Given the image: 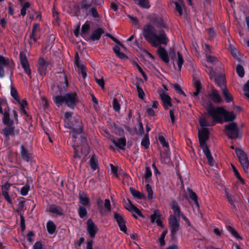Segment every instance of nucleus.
Returning a JSON list of instances; mask_svg holds the SVG:
<instances>
[{"label":"nucleus","mask_w":249,"mask_h":249,"mask_svg":"<svg viewBox=\"0 0 249 249\" xmlns=\"http://www.w3.org/2000/svg\"><path fill=\"white\" fill-rule=\"evenodd\" d=\"M151 21L159 30L157 32L154 26L148 24L143 27V37L153 46H158L160 44L166 45L169 40L163 29L167 28V26L162 17L154 16Z\"/></svg>","instance_id":"f257e3e1"},{"label":"nucleus","mask_w":249,"mask_h":249,"mask_svg":"<svg viewBox=\"0 0 249 249\" xmlns=\"http://www.w3.org/2000/svg\"><path fill=\"white\" fill-rule=\"evenodd\" d=\"M61 77L63 80L60 84H57L52 87L53 99L58 107L65 102L69 107L73 108L77 100V95L73 92L67 93L64 97L62 96L66 91L68 81L64 73H62Z\"/></svg>","instance_id":"f03ea898"},{"label":"nucleus","mask_w":249,"mask_h":249,"mask_svg":"<svg viewBox=\"0 0 249 249\" xmlns=\"http://www.w3.org/2000/svg\"><path fill=\"white\" fill-rule=\"evenodd\" d=\"M209 115L211 116L214 121L221 123L222 117L225 122L232 121L235 118V115L232 112H228L220 107H213L209 106L206 108Z\"/></svg>","instance_id":"7ed1b4c3"},{"label":"nucleus","mask_w":249,"mask_h":249,"mask_svg":"<svg viewBox=\"0 0 249 249\" xmlns=\"http://www.w3.org/2000/svg\"><path fill=\"white\" fill-rule=\"evenodd\" d=\"M65 117L66 119L65 122L67 123V127L72 130L71 134L72 135V141H74L77 138V135L82 132L83 126L82 124L79 121H75L74 124H71L69 120V119L71 117V114L69 112H65Z\"/></svg>","instance_id":"20e7f679"},{"label":"nucleus","mask_w":249,"mask_h":249,"mask_svg":"<svg viewBox=\"0 0 249 249\" xmlns=\"http://www.w3.org/2000/svg\"><path fill=\"white\" fill-rule=\"evenodd\" d=\"M206 71L208 73L210 79L214 80L216 84L221 88V89L225 88L226 78L224 75L220 74L216 76L215 72L211 67H207Z\"/></svg>","instance_id":"39448f33"},{"label":"nucleus","mask_w":249,"mask_h":249,"mask_svg":"<svg viewBox=\"0 0 249 249\" xmlns=\"http://www.w3.org/2000/svg\"><path fill=\"white\" fill-rule=\"evenodd\" d=\"M170 55L172 59L174 69L180 71L184 63L182 55L178 52H175L174 51L170 53Z\"/></svg>","instance_id":"423d86ee"},{"label":"nucleus","mask_w":249,"mask_h":249,"mask_svg":"<svg viewBox=\"0 0 249 249\" xmlns=\"http://www.w3.org/2000/svg\"><path fill=\"white\" fill-rule=\"evenodd\" d=\"M236 154L245 173L248 172L249 160L246 153L241 150L236 149Z\"/></svg>","instance_id":"0eeeda50"},{"label":"nucleus","mask_w":249,"mask_h":249,"mask_svg":"<svg viewBox=\"0 0 249 249\" xmlns=\"http://www.w3.org/2000/svg\"><path fill=\"white\" fill-rule=\"evenodd\" d=\"M179 218H177L175 215H171L169 218V224L171 228V236L174 238L177 232L179 229Z\"/></svg>","instance_id":"6e6552de"},{"label":"nucleus","mask_w":249,"mask_h":249,"mask_svg":"<svg viewBox=\"0 0 249 249\" xmlns=\"http://www.w3.org/2000/svg\"><path fill=\"white\" fill-rule=\"evenodd\" d=\"M225 133L231 139L237 138L238 136V129L237 125L234 123H231L228 125H226Z\"/></svg>","instance_id":"1a4fd4ad"},{"label":"nucleus","mask_w":249,"mask_h":249,"mask_svg":"<svg viewBox=\"0 0 249 249\" xmlns=\"http://www.w3.org/2000/svg\"><path fill=\"white\" fill-rule=\"evenodd\" d=\"M36 66L39 74L42 76H45L50 69L49 63L42 58L38 59Z\"/></svg>","instance_id":"9d476101"},{"label":"nucleus","mask_w":249,"mask_h":249,"mask_svg":"<svg viewBox=\"0 0 249 249\" xmlns=\"http://www.w3.org/2000/svg\"><path fill=\"white\" fill-rule=\"evenodd\" d=\"M19 59L21 66L24 69V72L26 73L29 76H31V71L25 53L23 52H20L19 53Z\"/></svg>","instance_id":"9b49d317"},{"label":"nucleus","mask_w":249,"mask_h":249,"mask_svg":"<svg viewBox=\"0 0 249 249\" xmlns=\"http://www.w3.org/2000/svg\"><path fill=\"white\" fill-rule=\"evenodd\" d=\"M209 134V131L206 127H203L198 131L199 141L201 148L207 147L205 142L208 139Z\"/></svg>","instance_id":"f8f14e48"},{"label":"nucleus","mask_w":249,"mask_h":249,"mask_svg":"<svg viewBox=\"0 0 249 249\" xmlns=\"http://www.w3.org/2000/svg\"><path fill=\"white\" fill-rule=\"evenodd\" d=\"M5 126L2 129L1 133L3 134L6 138L9 136H13L18 134V130L15 129L13 124L5 125Z\"/></svg>","instance_id":"ddd939ff"},{"label":"nucleus","mask_w":249,"mask_h":249,"mask_svg":"<svg viewBox=\"0 0 249 249\" xmlns=\"http://www.w3.org/2000/svg\"><path fill=\"white\" fill-rule=\"evenodd\" d=\"M152 171L149 167H146L142 176V180L145 183V187H151L152 183Z\"/></svg>","instance_id":"4468645a"},{"label":"nucleus","mask_w":249,"mask_h":249,"mask_svg":"<svg viewBox=\"0 0 249 249\" xmlns=\"http://www.w3.org/2000/svg\"><path fill=\"white\" fill-rule=\"evenodd\" d=\"M114 218L117 221L120 230L124 232H126L127 228L125 226V221L124 219L123 215L117 213V212H114Z\"/></svg>","instance_id":"2eb2a0df"},{"label":"nucleus","mask_w":249,"mask_h":249,"mask_svg":"<svg viewBox=\"0 0 249 249\" xmlns=\"http://www.w3.org/2000/svg\"><path fill=\"white\" fill-rule=\"evenodd\" d=\"M87 224V231L89 234V236L90 238H93L97 232L98 229L90 218L88 220Z\"/></svg>","instance_id":"dca6fc26"},{"label":"nucleus","mask_w":249,"mask_h":249,"mask_svg":"<svg viewBox=\"0 0 249 249\" xmlns=\"http://www.w3.org/2000/svg\"><path fill=\"white\" fill-rule=\"evenodd\" d=\"M160 95L163 107L165 109H167L172 106L171 98L167 93L162 91Z\"/></svg>","instance_id":"f3484780"},{"label":"nucleus","mask_w":249,"mask_h":249,"mask_svg":"<svg viewBox=\"0 0 249 249\" xmlns=\"http://www.w3.org/2000/svg\"><path fill=\"white\" fill-rule=\"evenodd\" d=\"M39 24L38 23H35L33 27L32 34L30 36V39L29 42L30 44L32 45L35 44L37 39L39 38L37 34V31L39 29Z\"/></svg>","instance_id":"a211bd4d"},{"label":"nucleus","mask_w":249,"mask_h":249,"mask_svg":"<svg viewBox=\"0 0 249 249\" xmlns=\"http://www.w3.org/2000/svg\"><path fill=\"white\" fill-rule=\"evenodd\" d=\"M207 97L215 103H219L222 101L218 91L215 89H212L211 93L208 94Z\"/></svg>","instance_id":"6ab92c4d"},{"label":"nucleus","mask_w":249,"mask_h":249,"mask_svg":"<svg viewBox=\"0 0 249 249\" xmlns=\"http://www.w3.org/2000/svg\"><path fill=\"white\" fill-rule=\"evenodd\" d=\"M111 141L113 144L122 150L125 149L126 139L124 138L116 139L114 137H112V138H111Z\"/></svg>","instance_id":"aec40b11"},{"label":"nucleus","mask_w":249,"mask_h":249,"mask_svg":"<svg viewBox=\"0 0 249 249\" xmlns=\"http://www.w3.org/2000/svg\"><path fill=\"white\" fill-rule=\"evenodd\" d=\"M127 201L128 202V204H125V208L129 211L131 212H134L140 217L144 218V215L142 214L140 210L132 203L130 199H128Z\"/></svg>","instance_id":"412c9836"},{"label":"nucleus","mask_w":249,"mask_h":249,"mask_svg":"<svg viewBox=\"0 0 249 249\" xmlns=\"http://www.w3.org/2000/svg\"><path fill=\"white\" fill-rule=\"evenodd\" d=\"M10 66V61L5 59L3 56L0 55V77L2 78L4 76L5 72L4 67Z\"/></svg>","instance_id":"4be33fe9"},{"label":"nucleus","mask_w":249,"mask_h":249,"mask_svg":"<svg viewBox=\"0 0 249 249\" xmlns=\"http://www.w3.org/2000/svg\"><path fill=\"white\" fill-rule=\"evenodd\" d=\"M160 44L157 47L158 53L160 58L165 63H168L169 61V59L167 54V51L164 48L160 46Z\"/></svg>","instance_id":"5701e85b"},{"label":"nucleus","mask_w":249,"mask_h":249,"mask_svg":"<svg viewBox=\"0 0 249 249\" xmlns=\"http://www.w3.org/2000/svg\"><path fill=\"white\" fill-rule=\"evenodd\" d=\"M104 30L100 28L94 30L91 33L89 40L91 41L98 40L102 35L104 33Z\"/></svg>","instance_id":"b1692460"},{"label":"nucleus","mask_w":249,"mask_h":249,"mask_svg":"<svg viewBox=\"0 0 249 249\" xmlns=\"http://www.w3.org/2000/svg\"><path fill=\"white\" fill-rule=\"evenodd\" d=\"M215 122H217L214 121L213 119V121L210 120L209 117H201L200 118L199 120V124L202 127L214 125L215 124Z\"/></svg>","instance_id":"393cba45"},{"label":"nucleus","mask_w":249,"mask_h":249,"mask_svg":"<svg viewBox=\"0 0 249 249\" xmlns=\"http://www.w3.org/2000/svg\"><path fill=\"white\" fill-rule=\"evenodd\" d=\"M158 139L162 147L165 148L166 151H169V145L168 141L165 139L163 134H160L158 136Z\"/></svg>","instance_id":"a878e982"},{"label":"nucleus","mask_w":249,"mask_h":249,"mask_svg":"<svg viewBox=\"0 0 249 249\" xmlns=\"http://www.w3.org/2000/svg\"><path fill=\"white\" fill-rule=\"evenodd\" d=\"M202 149L205 155L206 156L207 159L209 164L211 166H213L214 164V162L208 147H205L204 148H202Z\"/></svg>","instance_id":"bb28decb"},{"label":"nucleus","mask_w":249,"mask_h":249,"mask_svg":"<svg viewBox=\"0 0 249 249\" xmlns=\"http://www.w3.org/2000/svg\"><path fill=\"white\" fill-rule=\"evenodd\" d=\"M94 6L95 5H93L92 3H87L85 0H83L81 3V9L86 15H90L91 8Z\"/></svg>","instance_id":"cd10ccee"},{"label":"nucleus","mask_w":249,"mask_h":249,"mask_svg":"<svg viewBox=\"0 0 249 249\" xmlns=\"http://www.w3.org/2000/svg\"><path fill=\"white\" fill-rule=\"evenodd\" d=\"M90 22L87 21L82 26L81 35L83 37H87L88 36L89 32L90 29Z\"/></svg>","instance_id":"c85d7f7f"},{"label":"nucleus","mask_w":249,"mask_h":249,"mask_svg":"<svg viewBox=\"0 0 249 249\" xmlns=\"http://www.w3.org/2000/svg\"><path fill=\"white\" fill-rule=\"evenodd\" d=\"M225 193L226 195V197L228 199L229 203L232 206H234V209H236V207L234 204V201L235 200L234 197L233 196V193L230 191H229L227 189L225 190Z\"/></svg>","instance_id":"c756f323"},{"label":"nucleus","mask_w":249,"mask_h":249,"mask_svg":"<svg viewBox=\"0 0 249 249\" xmlns=\"http://www.w3.org/2000/svg\"><path fill=\"white\" fill-rule=\"evenodd\" d=\"M187 191L189 193V197L193 201H194L195 205L198 208L199 207V204L198 201V197L196 194L190 188H188Z\"/></svg>","instance_id":"7c9ffc66"},{"label":"nucleus","mask_w":249,"mask_h":249,"mask_svg":"<svg viewBox=\"0 0 249 249\" xmlns=\"http://www.w3.org/2000/svg\"><path fill=\"white\" fill-rule=\"evenodd\" d=\"M20 153L22 159L28 162L30 160V153L23 145L20 146Z\"/></svg>","instance_id":"2f4dec72"},{"label":"nucleus","mask_w":249,"mask_h":249,"mask_svg":"<svg viewBox=\"0 0 249 249\" xmlns=\"http://www.w3.org/2000/svg\"><path fill=\"white\" fill-rule=\"evenodd\" d=\"M171 206L174 211V215H175L176 217H178V218H179L180 210L177 202L175 201H172L171 203Z\"/></svg>","instance_id":"473e14b6"},{"label":"nucleus","mask_w":249,"mask_h":249,"mask_svg":"<svg viewBox=\"0 0 249 249\" xmlns=\"http://www.w3.org/2000/svg\"><path fill=\"white\" fill-rule=\"evenodd\" d=\"M178 2H175V9L180 16L183 14V8L184 7V3L182 0H178Z\"/></svg>","instance_id":"72a5a7b5"},{"label":"nucleus","mask_w":249,"mask_h":249,"mask_svg":"<svg viewBox=\"0 0 249 249\" xmlns=\"http://www.w3.org/2000/svg\"><path fill=\"white\" fill-rule=\"evenodd\" d=\"M2 123L4 125L14 124V121L10 119L8 112H4L2 118Z\"/></svg>","instance_id":"f704fd0d"},{"label":"nucleus","mask_w":249,"mask_h":249,"mask_svg":"<svg viewBox=\"0 0 249 249\" xmlns=\"http://www.w3.org/2000/svg\"><path fill=\"white\" fill-rule=\"evenodd\" d=\"M72 147L73 148L74 153V157L76 158H80L81 157V154L84 153L85 155H87L89 151H87V152L85 151H83L82 150H81V151H79L80 147L79 146H76V145L74 144H72Z\"/></svg>","instance_id":"c9c22d12"},{"label":"nucleus","mask_w":249,"mask_h":249,"mask_svg":"<svg viewBox=\"0 0 249 249\" xmlns=\"http://www.w3.org/2000/svg\"><path fill=\"white\" fill-rule=\"evenodd\" d=\"M79 197L82 205L86 206L89 203V199L84 192H80Z\"/></svg>","instance_id":"e433bc0d"},{"label":"nucleus","mask_w":249,"mask_h":249,"mask_svg":"<svg viewBox=\"0 0 249 249\" xmlns=\"http://www.w3.org/2000/svg\"><path fill=\"white\" fill-rule=\"evenodd\" d=\"M223 95L227 103L231 102L233 98L231 94L229 92L227 88H224L222 89Z\"/></svg>","instance_id":"4c0bfd02"},{"label":"nucleus","mask_w":249,"mask_h":249,"mask_svg":"<svg viewBox=\"0 0 249 249\" xmlns=\"http://www.w3.org/2000/svg\"><path fill=\"white\" fill-rule=\"evenodd\" d=\"M194 86L196 89V91L195 92H193V96L196 98L201 89L200 82L198 80H196L194 81Z\"/></svg>","instance_id":"58836bf2"},{"label":"nucleus","mask_w":249,"mask_h":249,"mask_svg":"<svg viewBox=\"0 0 249 249\" xmlns=\"http://www.w3.org/2000/svg\"><path fill=\"white\" fill-rule=\"evenodd\" d=\"M130 191L134 197H137L140 199L145 197L143 194L141 193L139 191L134 189L133 188H130Z\"/></svg>","instance_id":"ea45409f"},{"label":"nucleus","mask_w":249,"mask_h":249,"mask_svg":"<svg viewBox=\"0 0 249 249\" xmlns=\"http://www.w3.org/2000/svg\"><path fill=\"white\" fill-rule=\"evenodd\" d=\"M47 229L50 234H53L55 231L56 226L52 221H49L47 224Z\"/></svg>","instance_id":"a19ab883"},{"label":"nucleus","mask_w":249,"mask_h":249,"mask_svg":"<svg viewBox=\"0 0 249 249\" xmlns=\"http://www.w3.org/2000/svg\"><path fill=\"white\" fill-rule=\"evenodd\" d=\"M229 50L230 51L232 56L236 59H239V52L237 49L233 46L230 45L229 47Z\"/></svg>","instance_id":"79ce46f5"},{"label":"nucleus","mask_w":249,"mask_h":249,"mask_svg":"<svg viewBox=\"0 0 249 249\" xmlns=\"http://www.w3.org/2000/svg\"><path fill=\"white\" fill-rule=\"evenodd\" d=\"M161 216V213L159 210H156L154 211L153 214L151 215V222L154 223L156 219H160Z\"/></svg>","instance_id":"37998d69"},{"label":"nucleus","mask_w":249,"mask_h":249,"mask_svg":"<svg viewBox=\"0 0 249 249\" xmlns=\"http://www.w3.org/2000/svg\"><path fill=\"white\" fill-rule=\"evenodd\" d=\"M150 144V142L148 134H146L145 137L142 139L141 142L142 146H143L145 149H148Z\"/></svg>","instance_id":"c03bdc74"},{"label":"nucleus","mask_w":249,"mask_h":249,"mask_svg":"<svg viewBox=\"0 0 249 249\" xmlns=\"http://www.w3.org/2000/svg\"><path fill=\"white\" fill-rule=\"evenodd\" d=\"M90 165L91 168L95 170L98 166V161L96 157L95 156H92L90 159Z\"/></svg>","instance_id":"a18cd8bd"},{"label":"nucleus","mask_w":249,"mask_h":249,"mask_svg":"<svg viewBox=\"0 0 249 249\" xmlns=\"http://www.w3.org/2000/svg\"><path fill=\"white\" fill-rule=\"evenodd\" d=\"M11 95L17 103H20L19 96L17 90L14 88L11 89Z\"/></svg>","instance_id":"49530a36"},{"label":"nucleus","mask_w":249,"mask_h":249,"mask_svg":"<svg viewBox=\"0 0 249 249\" xmlns=\"http://www.w3.org/2000/svg\"><path fill=\"white\" fill-rule=\"evenodd\" d=\"M8 188H2V195L4 196L5 199L7 200V201L9 203L11 204L12 201L8 195Z\"/></svg>","instance_id":"de8ad7c7"},{"label":"nucleus","mask_w":249,"mask_h":249,"mask_svg":"<svg viewBox=\"0 0 249 249\" xmlns=\"http://www.w3.org/2000/svg\"><path fill=\"white\" fill-rule=\"evenodd\" d=\"M49 211L52 213H56L59 215L62 214L61 210L58 207L51 206L49 208Z\"/></svg>","instance_id":"09e8293b"},{"label":"nucleus","mask_w":249,"mask_h":249,"mask_svg":"<svg viewBox=\"0 0 249 249\" xmlns=\"http://www.w3.org/2000/svg\"><path fill=\"white\" fill-rule=\"evenodd\" d=\"M77 67L78 68L79 71L82 74V77L85 78L87 76V70L85 68V66L83 64H80Z\"/></svg>","instance_id":"8fccbe9b"},{"label":"nucleus","mask_w":249,"mask_h":249,"mask_svg":"<svg viewBox=\"0 0 249 249\" xmlns=\"http://www.w3.org/2000/svg\"><path fill=\"white\" fill-rule=\"evenodd\" d=\"M227 230L231 233V234L236 238L241 239V237L239 235L238 232L231 226H228L227 227Z\"/></svg>","instance_id":"3c124183"},{"label":"nucleus","mask_w":249,"mask_h":249,"mask_svg":"<svg viewBox=\"0 0 249 249\" xmlns=\"http://www.w3.org/2000/svg\"><path fill=\"white\" fill-rule=\"evenodd\" d=\"M78 213L79 214V216L81 218H83L86 216L87 214V211L86 209L82 206H80L78 210Z\"/></svg>","instance_id":"603ef678"},{"label":"nucleus","mask_w":249,"mask_h":249,"mask_svg":"<svg viewBox=\"0 0 249 249\" xmlns=\"http://www.w3.org/2000/svg\"><path fill=\"white\" fill-rule=\"evenodd\" d=\"M236 72L239 77H243L244 76V70L241 65H238L237 66Z\"/></svg>","instance_id":"864d4df0"},{"label":"nucleus","mask_w":249,"mask_h":249,"mask_svg":"<svg viewBox=\"0 0 249 249\" xmlns=\"http://www.w3.org/2000/svg\"><path fill=\"white\" fill-rule=\"evenodd\" d=\"M136 87L139 97L141 99H143L145 94L142 89L138 86H137Z\"/></svg>","instance_id":"5fc2aeb1"},{"label":"nucleus","mask_w":249,"mask_h":249,"mask_svg":"<svg viewBox=\"0 0 249 249\" xmlns=\"http://www.w3.org/2000/svg\"><path fill=\"white\" fill-rule=\"evenodd\" d=\"M243 90L245 92V95L249 98V80L247 81L246 84L243 87Z\"/></svg>","instance_id":"6e6d98bb"},{"label":"nucleus","mask_w":249,"mask_h":249,"mask_svg":"<svg viewBox=\"0 0 249 249\" xmlns=\"http://www.w3.org/2000/svg\"><path fill=\"white\" fill-rule=\"evenodd\" d=\"M90 15H91L94 18H97L99 17V14L98 13L95 6H94V7L91 8Z\"/></svg>","instance_id":"4d7b16f0"},{"label":"nucleus","mask_w":249,"mask_h":249,"mask_svg":"<svg viewBox=\"0 0 249 249\" xmlns=\"http://www.w3.org/2000/svg\"><path fill=\"white\" fill-rule=\"evenodd\" d=\"M112 104H113V107L114 109L116 111H119V110L120 109V105L116 99H114L113 100Z\"/></svg>","instance_id":"13d9d810"},{"label":"nucleus","mask_w":249,"mask_h":249,"mask_svg":"<svg viewBox=\"0 0 249 249\" xmlns=\"http://www.w3.org/2000/svg\"><path fill=\"white\" fill-rule=\"evenodd\" d=\"M95 81L96 82L102 89L104 88L105 82L103 78L98 79L97 77H95Z\"/></svg>","instance_id":"bf43d9fd"},{"label":"nucleus","mask_w":249,"mask_h":249,"mask_svg":"<svg viewBox=\"0 0 249 249\" xmlns=\"http://www.w3.org/2000/svg\"><path fill=\"white\" fill-rule=\"evenodd\" d=\"M174 88L176 90L179 94L185 96V94L184 91L181 89L180 86L178 84H175L174 85Z\"/></svg>","instance_id":"052dcab7"},{"label":"nucleus","mask_w":249,"mask_h":249,"mask_svg":"<svg viewBox=\"0 0 249 249\" xmlns=\"http://www.w3.org/2000/svg\"><path fill=\"white\" fill-rule=\"evenodd\" d=\"M206 60L207 61L210 62V63H213L214 62L217 60V59L215 57L211 55L210 54L206 55Z\"/></svg>","instance_id":"680f3d73"},{"label":"nucleus","mask_w":249,"mask_h":249,"mask_svg":"<svg viewBox=\"0 0 249 249\" xmlns=\"http://www.w3.org/2000/svg\"><path fill=\"white\" fill-rule=\"evenodd\" d=\"M104 206H105V209H106L107 211H110L111 207H110V201L109 199H106L105 200Z\"/></svg>","instance_id":"e2e57ef3"},{"label":"nucleus","mask_w":249,"mask_h":249,"mask_svg":"<svg viewBox=\"0 0 249 249\" xmlns=\"http://www.w3.org/2000/svg\"><path fill=\"white\" fill-rule=\"evenodd\" d=\"M146 113L149 116H154L155 115V112L154 110V108L152 107H148L146 109Z\"/></svg>","instance_id":"0e129e2a"},{"label":"nucleus","mask_w":249,"mask_h":249,"mask_svg":"<svg viewBox=\"0 0 249 249\" xmlns=\"http://www.w3.org/2000/svg\"><path fill=\"white\" fill-rule=\"evenodd\" d=\"M147 192L148 193V198L151 199L153 198V190L152 188H146Z\"/></svg>","instance_id":"69168bd1"},{"label":"nucleus","mask_w":249,"mask_h":249,"mask_svg":"<svg viewBox=\"0 0 249 249\" xmlns=\"http://www.w3.org/2000/svg\"><path fill=\"white\" fill-rule=\"evenodd\" d=\"M170 117L171 120L172 124H174L175 122L176 119L174 115V112L173 109H171L169 111Z\"/></svg>","instance_id":"338daca9"},{"label":"nucleus","mask_w":249,"mask_h":249,"mask_svg":"<svg viewBox=\"0 0 249 249\" xmlns=\"http://www.w3.org/2000/svg\"><path fill=\"white\" fill-rule=\"evenodd\" d=\"M33 249H42V245L40 241L36 242L33 246Z\"/></svg>","instance_id":"774afa93"}]
</instances>
